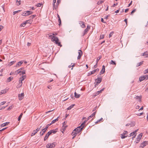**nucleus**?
<instances>
[{"mask_svg": "<svg viewBox=\"0 0 148 148\" xmlns=\"http://www.w3.org/2000/svg\"><path fill=\"white\" fill-rule=\"evenodd\" d=\"M135 123L134 122H131V123L130 124L131 127L134 126L135 125Z\"/></svg>", "mask_w": 148, "mask_h": 148, "instance_id": "nucleus-40", "label": "nucleus"}, {"mask_svg": "<svg viewBox=\"0 0 148 148\" xmlns=\"http://www.w3.org/2000/svg\"><path fill=\"white\" fill-rule=\"evenodd\" d=\"M51 134V133L50 132H49L47 133L45 135L44 139V140L45 141L47 139L49 136Z\"/></svg>", "mask_w": 148, "mask_h": 148, "instance_id": "nucleus-13", "label": "nucleus"}, {"mask_svg": "<svg viewBox=\"0 0 148 148\" xmlns=\"http://www.w3.org/2000/svg\"><path fill=\"white\" fill-rule=\"evenodd\" d=\"M79 23L80 24V26L82 28H84L85 27V25L84 23L82 21H79Z\"/></svg>", "mask_w": 148, "mask_h": 148, "instance_id": "nucleus-10", "label": "nucleus"}, {"mask_svg": "<svg viewBox=\"0 0 148 148\" xmlns=\"http://www.w3.org/2000/svg\"><path fill=\"white\" fill-rule=\"evenodd\" d=\"M78 53L79 54V55L77 57V59L79 60L80 59L81 56H82V51L81 50H79Z\"/></svg>", "mask_w": 148, "mask_h": 148, "instance_id": "nucleus-9", "label": "nucleus"}, {"mask_svg": "<svg viewBox=\"0 0 148 148\" xmlns=\"http://www.w3.org/2000/svg\"><path fill=\"white\" fill-rule=\"evenodd\" d=\"M135 98L136 99H139V101L140 102L141 101V99L142 98V96H136V97Z\"/></svg>", "mask_w": 148, "mask_h": 148, "instance_id": "nucleus-25", "label": "nucleus"}, {"mask_svg": "<svg viewBox=\"0 0 148 148\" xmlns=\"http://www.w3.org/2000/svg\"><path fill=\"white\" fill-rule=\"evenodd\" d=\"M104 37V35L103 34H101L100 36V39H102Z\"/></svg>", "mask_w": 148, "mask_h": 148, "instance_id": "nucleus-50", "label": "nucleus"}, {"mask_svg": "<svg viewBox=\"0 0 148 148\" xmlns=\"http://www.w3.org/2000/svg\"><path fill=\"white\" fill-rule=\"evenodd\" d=\"M23 115V114L22 113H21L20 114V116L18 117V121H20L21 120V118Z\"/></svg>", "mask_w": 148, "mask_h": 148, "instance_id": "nucleus-34", "label": "nucleus"}, {"mask_svg": "<svg viewBox=\"0 0 148 148\" xmlns=\"http://www.w3.org/2000/svg\"><path fill=\"white\" fill-rule=\"evenodd\" d=\"M21 10H18L17 11H14L13 12V15H14L16 13H18L20 12Z\"/></svg>", "mask_w": 148, "mask_h": 148, "instance_id": "nucleus-45", "label": "nucleus"}, {"mask_svg": "<svg viewBox=\"0 0 148 148\" xmlns=\"http://www.w3.org/2000/svg\"><path fill=\"white\" fill-rule=\"evenodd\" d=\"M145 79V77H144V75L142 77H140L139 78V80L140 81V82L143 80Z\"/></svg>", "mask_w": 148, "mask_h": 148, "instance_id": "nucleus-19", "label": "nucleus"}, {"mask_svg": "<svg viewBox=\"0 0 148 148\" xmlns=\"http://www.w3.org/2000/svg\"><path fill=\"white\" fill-rule=\"evenodd\" d=\"M102 80V79L101 78H98L97 79H95V81L96 82L97 80V84H99Z\"/></svg>", "mask_w": 148, "mask_h": 148, "instance_id": "nucleus-11", "label": "nucleus"}, {"mask_svg": "<svg viewBox=\"0 0 148 148\" xmlns=\"http://www.w3.org/2000/svg\"><path fill=\"white\" fill-rule=\"evenodd\" d=\"M51 40L52 41L54 42L58 45L60 47L62 46V45L60 44V42H59V39L57 37L55 36H53Z\"/></svg>", "mask_w": 148, "mask_h": 148, "instance_id": "nucleus-2", "label": "nucleus"}, {"mask_svg": "<svg viewBox=\"0 0 148 148\" xmlns=\"http://www.w3.org/2000/svg\"><path fill=\"white\" fill-rule=\"evenodd\" d=\"M127 136V135H125L123 134H121V137L122 138H124Z\"/></svg>", "mask_w": 148, "mask_h": 148, "instance_id": "nucleus-20", "label": "nucleus"}, {"mask_svg": "<svg viewBox=\"0 0 148 148\" xmlns=\"http://www.w3.org/2000/svg\"><path fill=\"white\" fill-rule=\"evenodd\" d=\"M26 75H24L22 76L19 78V83L16 86L17 88H19L21 87L22 85V81L26 78Z\"/></svg>", "mask_w": 148, "mask_h": 148, "instance_id": "nucleus-1", "label": "nucleus"}, {"mask_svg": "<svg viewBox=\"0 0 148 148\" xmlns=\"http://www.w3.org/2000/svg\"><path fill=\"white\" fill-rule=\"evenodd\" d=\"M15 62L16 61H15L11 62H10V64H9L8 65H9L10 66H11L13 64H14V63H15Z\"/></svg>", "mask_w": 148, "mask_h": 148, "instance_id": "nucleus-42", "label": "nucleus"}, {"mask_svg": "<svg viewBox=\"0 0 148 148\" xmlns=\"http://www.w3.org/2000/svg\"><path fill=\"white\" fill-rule=\"evenodd\" d=\"M101 58V56H99L98 57L97 59L96 60V63L97 64V63L99 61Z\"/></svg>", "mask_w": 148, "mask_h": 148, "instance_id": "nucleus-32", "label": "nucleus"}, {"mask_svg": "<svg viewBox=\"0 0 148 148\" xmlns=\"http://www.w3.org/2000/svg\"><path fill=\"white\" fill-rule=\"evenodd\" d=\"M99 71V69H95L94 70H93V71H91V72H90L89 73H88V75L90 76V75H91L92 74H94L95 73V72H96V71Z\"/></svg>", "mask_w": 148, "mask_h": 148, "instance_id": "nucleus-7", "label": "nucleus"}, {"mask_svg": "<svg viewBox=\"0 0 148 148\" xmlns=\"http://www.w3.org/2000/svg\"><path fill=\"white\" fill-rule=\"evenodd\" d=\"M16 2L17 3V5H19L21 3V1L20 0H19V1H18V0H17Z\"/></svg>", "mask_w": 148, "mask_h": 148, "instance_id": "nucleus-46", "label": "nucleus"}, {"mask_svg": "<svg viewBox=\"0 0 148 148\" xmlns=\"http://www.w3.org/2000/svg\"><path fill=\"white\" fill-rule=\"evenodd\" d=\"M36 16V15H33L31 16H29V18H30L29 19H31V20L32 19H33Z\"/></svg>", "mask_w": 148, "mask_h": 148, "instance_id": "nucleus-29", "label": "nucleus"}, {"mask_svg": "<svg viewBox=\"0 0 148 148\" xmlns=\"http://www.w3.org/2000/svg\"><path fill=\"white\" fill-rule=\"evenodd\" d=\"M79 133L77 132L76 131L74 130L71 133V135L73 136L74 135H76Z\"/></svg>", "mask_w": 148, "mask_h": 148, "instance_id": "nucleus-15", "label": "nucleus"}, {"mask_svg": "<svg viewBox=\"0 0 148 148\" xmlns=\"http://www.w3.org/2000/svg\"><path fill=\"white\" fill-rule=\"evenodd\" d=\"M123 134H124L125 135H127V131H124V132H123Z\"/></svg>", "mask_w": 148, "mask_h": 148, "instance_id": "nucleus-60", "label": "nucleus"}, {"mask_svg": "<svg viewBox=\"0 0 148 148\" xmlns=\"http://www.w3.org/2000/svg\"><path fill=\"white\" fill-rule=\"evenodd\" d=\"M25 73V71H21V73H20V75H23Z\"/></svg>", "mask_w": 148, "mask_h": 148, "instance_id": "nucleus-49", "label": "nucleus"}, {"mask_svg": "<svg viewBox=\"0 0 148 148\" xmlns=\"http://www.w3.org/2000/svg\"><path fill=\"white\" fill-rule=\"evenodd\" d=\"M42 3H40L37 4L36 5V6H37V7H40L42 5Z\"/></svg>", "mask_w": 148, "mask_h": 148, "instance_id": "nucleus-47", "label": "nucleus"}, {"mask_svg": "<svg viewBox=\"0 0 148 148\" xmlns=\"http://www.w3.org/2000/svg\"><path fill=\"white\" fill-rule=\"evenodd\" d=\"M96 113V112H93V113H92L91 115H90L88 117V119H87V120H88L90 118H91L92 117L95 116V115Z\"/></svg>", "mask_w": 148, "mask_h": 148, "instance_id": "nucleus-14", "label": "nucleus"}, {"mask_svg": "<svg viewBox=\"0 0 148 148\" xmlns=\"http://www.w3.org/2000/svg\"><path fill=\"white\" fill-rule=\"evenodd\" d=\"M49 132H50V133H51V134L52 133H53V134H54L57 131H56L55 130H50V131H49Z\"/></svg>", "mask_w": 148, "mask_h": 148, "instance_id": "nucleus-37", "label": "nucleus"}, {"mask_svg": "<svg viewBox=\"0 0 148 148\" xmlns=\"http://www.w3.org/2000/svg\"><path fill=\"white\" fill-rule=\"evenodd\" d=\"M58 21L59 23V25H60L61 23V21L60 18H58Z\"/></svg>", "mask_w": 148, "mask_h": 148, "instance_id": "nucleus-59", "label": "nucleus"}, {"mask_svg": "<svg viewBox=\"0 0 148 148\" xmlns=\"http://www.w3.org/2000/svg\"><path fill=\"white\" fill-rule=\"evenodd\" d=\"M23 61H20L18 62V63H17V64L16 65V67H18L20 66H21V64L23 63Z\"/></svg>", "mask_w": 148, "mask_h": 148, "instance_id": "nucleus-17", "label": "nucleus"}, {"mask_svg": "<svg viewBox=\"0 0 148 148\" xmlns=\"http://www.w3.org/2000/svg\"><path fill=\"white\" fill-rule=\"evenodd\" d=\"M48 35L49 37H50L51 36L52 37L53 36H54V34H53L52 33H50L49 34H48Z\"/></svg>", "mask_w": 148, "mask_h": 148, "instance_id": "nucleus-41", "label": "nucleus"}, {"mask_svg": "<svg viewBox=\"0 0 148 148\" xmlns=\"http://www.w3.org/2000/svg\"><path fill=\"white\" fill-rule=\"evenodd\" d=\"M83 128V127H82L80 125L79 126L75 129L74 130H75V131H76L78 133H79L80 131H81Z\"/></svg>", "mask_w": 148, "mask_h": 148, "instance_id": "nucleus-6", "label": "nucleus"}, {"mask_svg": "<svg viewBox=\"0 0 148 148\" xmlns=\"http://www.w3.org/2000/svg\"><path fill=\"white\" fill-rule=\"evenodd\" d=\"M87 121H84L80 125V126H81L82 127H84V124H85V123H86Z\"/></svg>", "mask_w": 148, "mask_h": 148, "instance_id": "nucleus-39", "label": "nucleus"}, {"mask_svg": "<svg viewBox=\"0 0 148 148\" xmlns=\"http://www.w3.org/2000/svg\"><path fill=\"white\" fill-rule=\"evenodd\" d=\"M6 102L5 101H3V102H1L0 103V106L6 103Z\"/></svg>", "mask_w": 148, "mask_h": 148, "instance_id": "nucleus-51", "label": "nucleus"}, {"mask_svg": "<svg viewBox=\"0 0 148 148\" xmlns=\"http://www.w3.org/2000/svg\"><path fill=\"white\" fill-rule=\"evenodd\" d=\"M26 24V23L24 22L23 23L21 24V26L22 27H24L25 24Z\"/></svg>", "mask_w": 148, "mask_h": 148, "instance_id": "nucleus-48", "label": "nucleus"}, {"mask_svg": "<svg viewBox=\"0 0 148 148\" xmlns=\"http://www.w3.org/2000/svg\"><path fill=\"white\" fill-rule=\"evenodd\" d=\"M105 72V66L104 65L103 66L102 68L100 73L101 74H103Z\"/></svg>", "mask_w": 148, "mask_h": 148, "instance_id": "nucleus-16", "label": "nucleus"}, {"mask_svg": "<svg viewBox=\"0 0 148 148\" xmlns=\"http://www.w3.org/2000/svg\"><path fill=\"white\" fill-rule=\"evenodd\" d=\"M74 106L75 104L71 105L69 107L67 108V109L69 110H71Z\"/></svg>", "mask_w": 148, "mask_h": 148, "instance_id": "nucleus-26", "label": "nucleus"}, {"mask_svg": "<svg viewBox=\"0 0 148 148\" xmlns=\"http://www.w3.org/2000/svg\"><path fill=\"white\" fill-rule=\"evenodd\" d=\"M60 0H57V3H56L57 5H59V4L60 3Z\"/></svg>", "mask_w": 148, "mask_h": 148, "instance_id": "nucleus-58", "label": "nucleus"}, {"mask_svg": "<svg viewBox=\"0 0 148 148\" xmlns=\"http://www.w3.org/2000/svg\"><path fill=\"white\" fill-rule=\"evenodd\" d=\"M59 118V117H58L57 119H55L53 120L52 121L51 124H53V123H55L57 121H58V118Z\"/></svg>", "mask_w": 148, "mask_h": 148, "instance_id": "nucleus-21", "label": "nucleus"}, {"mask_svg": "<svg viewBox=\"0 0 148 148\" xmlns=\"http://www.w3.org/2000/svg\"><path fill=\"white\" fill-rule=\"evenodd\" d=\"M23 69V68H21L20 69L18 70L15 72L16 73L18 74L19 73H21V71Z\"/></svg>", "mask_w": 148, "mask_h": 148, "instance_id": "nucleus-23", "label": "nucleus"}, {"mask_svg": "<svg viewBox=\"0 0 148 148\" xmlns=\"http://www.w3.org/2000/svg\"><path fill=\"white\" fill-rule=\"evenodd\" d=\"M144 77H145V79H148V75H144Z\"/></svg>", "mask_w": 148, "mask_h": 148, "instance_id": "nucleus-62", "label": "nucleus"}, {"mask_svg": "<svg viewBox=\"0 0 148 148\" xmlns=\"http://www.w3.org/2000/svg\"><path fill=\"white\" fill-rule=\"evenodd\" d=\"M103 1H102V0H100L99 1H98L97 2V4L98 5H99V4L102 3H103Z\"/></svg>", "mask_w": 148, "mask_h": 148, "instance_id": "nucleus-43", "label": "nucleus"}, {"mask_svg": "<svg viewBox=\"0 0 148 148\" xmlns=\"http://www.w3.org/2000/svg\"><path fill=\"white\" fill-rule=\"evenodd\" d=\"M12 106H11L9 107V108L7 109V110H9L11 109H12Z\"/></svg>", "mask_w": 148, "mask_h": 148, "instance_id": "nucleus-56", "label": "nucleus"}, {"mask_svg": "<svg viewBox=\"0 0 148 148\" xmlns=\"http://www.w3.org/2000/svg\"><path fill=\"white\" fill-rule=\"evenodd\" d=\"M37 133V131H36L35 130H34L33 131V132L31 134V136H32L34 135Z\"/></svg>", "mask_w": 148, "mask_h": 148, "instance_id": "nucleus-35", "label": "nucleus"}, {"mask_svg": "<svg viewBox=\"0 0 148 148\" xmlns=\"http://www.w3.org/2000/svg\"><path fill=\"white\" fill-rule=\"evenodd\" d=\"M88 30L87 29H85L84 30V32H83V34H82V36H84L85 34H86L88 32Z\"/></svg>", "mask_w": 148, "mask_h": 148, "instance_id": "nucleus-18", "label": "nucleus"}, {"mask_svg": "<svg viewBox=\"0 0 148 148\" xmlns=\"http://www.w3.org/2000/svg\"><path fill=\"white\" fill-rule=\"evenodd\" d=\"M55 145L54 143L48 144L46 145V147L47 148H53L55 147Z\"/></svg>", "mask_w": 148, "mask_h": 148, "instance_id": "nucleus-5", "label": "nucleus"}, {"mask_svg": "<svg viewBox=\"0 0 148 148\" xmlns=\"http://www.w3.org/2000/svg\"><path fill=\"white\" fill-rule=\"evenodd\" d=\"M9 123V122H6L5 123L2 124L1 125V126L2 127H3L5 126H6V125H8Z\"/></svg>", "mask_w": 148, "mask_h": 148, "instance_id": "nucleus-24", "label": "nucleus"}, {"mask_svg": "<svg viewBox=\"0 0 148 148\" xmlns=\"http://www.w3.org/2000/svg\"><path fill=\"white\" fill-rule=\"evenodd\" d=\"M110 63L111 64H116V63L115 62L113 61V60H111L110 62Z\"/></svg>", "mask_w": 148, "mask_h": 148, "instance_id": "nucleus-33", "label": "nucleus"}, {"mask_svg": "<svg viewBox=\"0 0 148 148\" xmlns=\"http://www.w3.org/2000/svg\"><path fill=\"white\" fill-rule=\"evenodd\" d=\"M146 56V57H148V54H147V51L143 53V54L142 55V56Z\"/></svg>", "mask_w": 148, "mask_h": 148, "instance_id": "nucleus-28", "label": "nucleus"}, {"mask_svg": "<svg viewBox=\"0 0 148 148\" xmlns=\"http://www.w3.org/2000/svg\"><path fill=\"white\" fill-rule=\"evenodd\" d=\"M110 16L109 15L106 16L104 17V19H107L108 18V17Z\"/></svg>", "mask_w": 148, "mask_h": 148, "instance_id": "nucleus-63", "label": "nucleus"}, {"mask_svg": "<svg viewBox=\"0 0 148 148\" xmlns=\"http://www.w3.org/2000/svg\"><path fill=\"white\" fill-rule=\"evenodd\" d=\"M65 122H64L63 123V126H62V129H63V130H65V126H64V125H65Z\"/></svg>", "mask_w": 148, "mask_h": 148, "instance_id": "nucleus-38", "label": "nucleus"}, {"mask_svg": "<svg viewBox=\"0 0 148 148\" xmlns=\"http://www.w3.org/2000/svg\"><path fill=\"white\" fill-rule=\"evenodd\" d=\"M25 22L26 23H31L32 22V21L31 20V19H29V20H27L25 21Z\"/></svg>", "mask_w": 148, "mask_h": 148, "instance_id": "nucleus-36", "label": "nucleus"}, {"mask_svg": "<svg viewBox=\"0 0 148 148\" xmlns=\"http://www.w3.org/2000/svg\"><path fill=\"white\" fill-rule=\"evenodd\" d=\"M101 21L102 22V23H106V22H105V21H104V20L102 18H101Z\"/></svg>", "mask_w": 148, "mask_h": 148, "instance_id": "nucleus-61", "label": "nucleus"}, {"mask_svg": "<svg viewBox=\"0 0 148 148\" xmlns=\"http://www.w3.org/2000/svg\"><path fill=\"white\" fill-rule=\"evenodd\" d=\"M47 130V128H44V129H42V132H40V135L41 136L43 135Z\"/></svg>", "mask_w": 148, "mask_h": 148, "instance_id": "nucleus-12", "label": "nucleus"}, {"mask_svg": "<svg viewBox=\"0 0 148 148\" xmlns=\"http://www.w3.org/2000/svg\"><path fill=\"white\" fill-rule=\"evenodd\" d=\"M6 92V90H1V92H0V95H1L3 94H5Z\"/></svg>", "mask_w": 148, "mask_h": 148, "instance_id": "nucleus-27", "label": "nucleus"}, {"mask_svg": "<svg viewBox=\"0 0 148 148\" xmlns=\"http://www.w3.org/2000/svg\"><path fill=\"white\" fill-rule=\"evenodd\" d=\"M105 88H103L101 90H100L99 91H98V92H99V94L100 93H101L103 90H104V89Z\"/></svg>", "mask_w": 148, "mask_h": 148, "instance_id": "nucleus-55", "label": "nucleus"}, {"mask_svg": "<svg viewBox=\"0 0 148 148\" xmlns=\"http://www.w3.org/2000/svg\"><path fill=\"white\" fill-rule=\"evenodd\" d=\"M99 94V93L98 92V91L97 92L95 93L94 96V97H95L96 96L98 95Z\"/></svg>", "mask_w": 148, "mask_h": 148, "instance_id": "nucleus-54", "label": "nucleus"}, {"mask_svg": "<svg viewBox=\"0 0 148 148\" xmlns=\"http://www.w3.org/2000/svg\"><path fill=\"white\" fill-rule=\"evenodd\" d=\"M148 144V142L145 141L142 143L139 147V148H143Z\"/></svg>", "mask_w": 148, "mask_h": 148, "instance_id": "nucleus-4", "label": "nucleus"}, {"mask_svg": "<svg viewBox=\"0 0 148 148\" xmlns=\"http://www.w3.org/2000/svg\"><path fill=\"white\" fill-rule=\"evenodd\" d=\"M142 133H140L137 136V138H138L139 139H140L142 136Z\"/></svg>", "mask_w": 148, "mask_h": 148, "instance_id": "nucleus-30", "label": "nucleus"}, {"mask_svg": "<svg viewBox=\"0 0 148 148\" xmlns=\"http://www.w3.org/2000/svg\"><path fill=\"white\" fill-rule=\"evenodd\" d=\"M74 94L75 97L76 98H78L80 96V95L77 93L76 92H75Z\"/></svg>", "mask_w": 148, "mask_h": 148, "instance_id": "nucleus-22", "label": "nucleus"}, {"mask_svg": "<svg viewBox=\"0 0 148 148\" xmlns=\"http://www.w3.org/2000/svg\"><path fill=\"white\" fill-rule=\"evenodd\" d=\"M113 34V32H111L109 35V38H110L112 36V35Z\"/></svg>", "mask_w": 148, "mask_h": 148, "instance_id": "nucleus-52", "label": "nucleus"}, {"mask_svg": "<svg viewBox=\"0 0 148 148\" xmlns=\"http://www.w3.org/2000/svg\"><path fill=\"white\" fill-rule=\"evenodd\" d=\"M143 63V61L137 63L136 66L138 67L141 65Z\"/></svg>", "mask_w": 148, "mask_h": 148, "instance_id": "nucleus-44", "label": "nucleus"}, {"mask_svg": "<svg viewBox=\"0 0 148 148\" xmlns=\"http://www.w3.org/2000/svg\"><path fill=\"white\" fill-rule=\"evenodd\" d=\"M33 13V12L30 11H25L22 13L21 15L23 16H27L32 14Z\"/></svg>", "mask_w": 148, "mask_h": 148, "instance_id": "nucleus-3", "label": "nucleus"}, {"mask_svg": "<svg viewBox=\"0 0 148 148\" xmlns=\"http://www.w3.org/2000/svg\"><path fill=\"white\" fill-rule=\"evenodd\" d=\"M13 79V77H10L8 78L7 82H9Z\"/></svg>", "mask_w": 148, "mask_h": 148, "instance_id": "nucleus-31", "label": "nucleus"}, {"mask_svg": "<svg viewBox=\"0 0 148 148\" xmlns=\"http://www.w3.org/2000/svg\"><path fill=\"white\" fill-rule=\"evenodd\" d=\"M136 11V9H134V10H133L132 11V12H131V14H132L134 12Z\"/></svg>", "mask_w": 148, "mask_h": 148, "instance_id": "nucleus-64", "label": "nucleus"}, {"mask_svg": "<svg viewBox=\"0 0 148 148\" xmlns=\"http://www.w3.org/2000/svg\"><path fill=\"white\" fill-rule=\"evenodd\" d=\"M140 139L137 138V140L136 141V143H138L140 141Z\"/></svg>", "mask_w": 148, "mask_h": 148, "instance_id": "nucleus-53", "label": "nucleus"}, {"mask_svg": "<svg viewBox=\"0 0 148 148\" xmlns=\"http://www.w3.org/2000/svg\"><path fill=\"white\" fill-rule=\"evenodd\" d=\"M24 94L23 93H21V94L18 95V97L19 99L20 100H22L24 98Z\"/></svg>", "mask_w": 148, "mask_h": 148, "instance_id": "nucleus-8", "label": "nucleus"}, {"mask_svg": "<svg viewBox=\"0 0 148 148\" xmlns=\"http://www.w3.org/2000/svg\"><path fill=\"white\" fill-rule=\"evenodd\" d=\"M144 73L145 74L148 73V68L144 71Z\"/></svg>", "mask_w": 148, "mask_h": 148, "instance_id": "nucleus-57", "label": "nucleus"}]
</instances>
